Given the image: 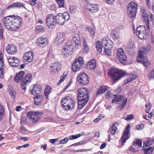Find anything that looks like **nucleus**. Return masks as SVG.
Here are the masks:
<instances>
[{
	"label": "nucleus",
	"mask_w": 154,
	"mask_h": 154,
	"mask_svg": "<svg viewBox=\"0 0 154 154\" xmlns=\"http://www.w3.org/2000/svg\"><path fill=\"white\" fill-rule=\"evenodd\" d=\"M6 50L7 52L10 54H15L17 51L15 46L12 45H8L6 48Z\"/></svg>",
	"instance_id": "obj_22"
},
{
	"label": "nucleus",
	"mask_w": 154,
	"mask_h": 154,
	"mask_svg": "<svg viewBox=\"0 0 154 154\" xmlns=\"http://www.w3.org/2000/svg\"><path fill=\"white\" fill-rule=\"evenodd\" d=\"M16 3V7L19 8L20 7H22L23 8H25L24 5L21 2H18Z\"/></svg>",
	"instance_id": "obj_56"
},
{
	"label": "nucleus",
	"mask_w": 154,
	"mask_h": 154,
	"mask_svg": "<svg viewBox=\"0 0 154 154\" xmlns=\"http://www.w3.org/2000/svg\"><path fill=\"white\" fill-rule=\"evenodd\" d=\"M140 50L139 51L137 58V61L138 63H142L145 66L148 67L150 64V61L148 60L146 54L150 49V46L147 45L145 47H142Z\"/></svg>",
	"instance_id": "obj_3"
},
{
	"label": "nucleus",
	"mask_w": 154,
	"mask_h": 154,
	"mask_svg": "<svg viewBox=\"0 0 154 154\" xmlns=\"http://www.w3.org/2000/svg\"><path fill=\"white\" fill-rule=\"evenodd\" d=\"M68 137H65L63 139H62L59 141V144H65L68 141Z\"/></svg>",
	"instance_id": "obj_50"
},
{
	"label": "nucleus",
	"mask_w": 154,
	"mask_h": 154,
	"mask_svg": "<svg viewBox=\"0 0 154 154\" xmlns=\"http://www.w3.org/2000/svg\"><path fill=\"white\" fill-rule=\"evenodd\" d=\"M51 92V88L48 86H47L44 91V94L46 97V98L48 99V95Z\"/></svg>",
	"instance_id": "obj_41"
},
{
	"label": "nucleus",
	"mask_w": 154,
	"mask_h": 154,
	"mask_svg": "<svg viewBox=\"0 0 154 154\" xmlns=\"http://www.w3.org/2000/svg\"><path fill=\"white\" fill-rule=\"evenodd\" d=\"M74 48L73 43L72 41H69L65 44L62 51L63 56V57H68L71 54L72 50Z\"/></svg>",
	"instance_id": "obj_9"
},
{
	"label": "nucleus",
	"mask_w": 154,
	"mask_h": 154,
	"mask_svg": "<svg viewBox=\"0 0 154 154\" xmlns=\"http://www.w3.org/2000/svg\"><path fill=\"white\" fill-rule=\"evenodd\" d=\"M137 77V75L134 74H130L128 78L125 80V84H128L130 82L136 79Z\"/></svg>",
	"instance_id": "obj_37"
},
{
	"label": "nucleus",
	"mask_w": 154,
	"mask_h": 154,
	"mask_svg": "<svg viewBox=\"0 0 154 154\" xmlns=\"http://www.w3.org/2000/svg\"><path fill=\"white\" fill-rule=\"evenodd\" d=\"M109 74L113 79V83L115 84L116 81L119 80L125 75V73L118 69H111L109 70Z\"/></svg>",
	"instance_id": "obj_4"
},
{
	"label": "nucleus",
	"mask_w": 154,
	"mask_h": 154,
	"mask_svg": "<svg viewBox=\"0 0 154 154\" xmlns=\"http://www.w3.org/2000/svg\"><path fill=\"white\" fill-rule=\"evenodd\" d=\"M22 20L17 16L10 15L5 17L3 20V23L5 28L11 30L17 29L21 25Z\"/></svg>",
	"instance_id": "obj_1"
},
{
	"label": "nucleus",
	"mask_w": 154,
	"mask_h": 154,
	"mask_svg": "<svg viewBox=\"0 0 154 154\" xmlns=\"http://www.w3.org/2000/svg\"><path fill=\"white\" fill-rule=\"evenodd\" d=\"M133 118V115H130L126 116V118H125V119L126 120L128 121L132 119Z\"/></svg>",
	"instance_id": "obj_55"
},
{
	"label": "nucleus",
	"mask_w": 154,
	"mask_h": 154,
	"mask_svg": "<svg viewBox=\"0 0 154 154\" xmlns=\"http://www.w3.org/2000/svg\"><path fill=\"white\" fill-rule=\"evenodd\" d=\"M142 145H133L130 148V150L132 152H136L139 151V148L142 147Z\"/></svg>",
	"instance_id": "obj_38"
},
{
	"label": "nucleus",
	"mask_w": 154,
	"mask_h": 154,
	"mask_svg": "<svg viewBox=\"0 0 154 154\" xmlns=\"http://www.w3.org/2000/svg\"><path fill=\"white\" fill-rule=\"evenodd\" d=\"M85 30L89 32L92 38H93L95 35V32L94 29L91 27L88 26L86 28Z\"/></svg>",
	"instance_id": "obj_39"
},
{
	"label": "nucleus",
	"mask_w": 154,
	"mask_h": 154,
	"mask_svg": "<svg viewBox=\"0 0 154 154\" xmlns=\"http://www.w3.org/2000/svg\"><path fill=\"white\" fill-rule=\"evenodd\" d=\"M76 62H78L81 65H82L83 64V61L82 58L81 57H79L78 59L76 60L75 61Z\"/></svg>",
	"instance_id": "obj_53"
},
{
	"label": "nucleus",
	"mask_w": 154,
	"mask_h": 154,
	"mask_svg": "<svg viewBox=\"0 0 154 154\" xmlns=\"http://www.w3.org/2000/svg\"><path fill=\"white\" fill-rule=\"evenodd\" d=\"M135 48V43L132 41H130L127 44L125 49L130 55H132L134 52V48Z\"/></svg>",
	"instance_id": "obj_16"
},
{
	"label": "nucleus",
	"mask_w": 154,
	"mask_h": 154,
	"mask_svg": "<svg viewBox=\"0 0 154 154\" xmlns=\"http://www.w3.org/2000/svg\"><path fill=\"white\" fill-rule=\"evenodd\" d=\"M107 90L106 86L102 85L98 89L96 93V95L98 96L102 95L105 93Z\"/></svg>",
	"instance_id": "obj_34"
},
{
	"label": "nucleus",
	"mask_w": 154,
	"mask_h": 154,
	"mask_svg": "<svg viewBox=\"0 0 154 154\" xmlns=\"http://www.w3.org/2000/svg\"><path fill=\"white\" fill-rule=\"evenodd\" d=\"M127 100V98H126L124 100V101L122 102L121 104L118 106V108L119 109L121 110L123 109L124 108L126 104Z\"/></svg>",
	"instance_id": "obj_45"
},
{
	"label": "nucleus",
	"mask_w": 154,
	"mask_h": 154,
	"mask_svg": "<svg viewBox=\"0 0 154 154\" xmlns=\"http://www.w3.org/2000/svg\"><path fill=\"white\" fill-rule=\"evenodd\" d=\"M33 54L32 51H30L24 54L23 59L25 62L28 61L30 62L33 60Z\"/></svg>",
	"instance_id": "obj_19"
},
{
	"label": "nucleus",
	"mask_w": 154,
	"mask_h": 154,
	"mask_svg": "<svg viewBox=\"0 0 154 154\" xmlns=\"http://www.w3.org/2000/svg\"><path fill=\"white\" fill-rule=\"evenodd\" d=\"M5 110L3 106L0 105V121L4 117Z\"/></svg>",
	"instance_id": "obj_43"
},
{
	"label": "nucleus",
	"mask_w": 154,
	"mask_h": 154,
	"mask_svg": "<svg viewBox=\"0 0 154 154\" xmlns=\"http://www.w3.org/2000/svg\"><path fill=\"white\" fill-rule=\"evenodd\" d=\"M81 135L82 134H78L77 135H71L69 137V138L70 140H74L80 137L81 136Z\"/></svg>",
	"instance_id": "obj_47"
},
{
	"label": "nucleus",
	"mask_w": 154,
	"mask_h": 154,
	"mask_svg": "<svg viewBox=\"0 0 154 154\" xmlns=\"http://www.w3.org/2000/svg\"><path fill=\"white\" fill-rule=\"evenodd\" d=\"M112 97V103H116V104H119L122 102L124 101L125 98L124 97L122 96H118L114 94Z\"/></svg>",
	"instance_id": "obj_20"
},
{
	"label": "nucleus",
	"mask_w": 154,
	"mask_h": 154,
	"mask_svg": "<svg viewBox=\"0 0 154 154\" xmlns=\"http://www.w3.org/2000/svg\"><path fill=\"white\" fill-rule=\"evenodd\" d=\"M112 95L111 93L109 91H108L106 93V96L107 98H110Z\"/></svg>",
	"instance_id": "obj_64"
},
{
	"label": "nucleus",
	"mask_w": 154,
	"mask_h": 154,
	"mask_svg": "<svg viewBox=\"0 0 154 154\" xmlns=\"http://www.w3.org/2000/svg\"><path fill=\"white\" fill-rule=\"evenodd\" d=\"M96 66V63L95 60H91L87 64V68L89 69L93 70Z\"/></svg>",
	"instance_id": "obj_30"
},
{
	"label": "nucleus",
	"mask_w": 154,
	"mask_h": 154,
	"mask_svg": "<svg viewBox=\"0 0 154 154\" xmlns=\"http://www.w3.org/2000/svg\"><path fill=\"white\" fill-rule=\"evenodd\" d=\"M4 63L2 58V54H0V78H3L4 77V72L3 70Z\"/></svg>",
	"instance_id": "obj_28"
},
{
	"label": "nucleus",
	"mask_w": 154,
	"mask_h": 154,
	"mask_svg": "<svg viewBox=\"0 0 154 154\" xmlns=\"http://www.w3.org/2000/svg\"><path fill=\"white\" fill-rule=\"evenodd\" d=\"M130 125H128L124 131L123 134L120 140V141L122 143H125L126 140L129 138L128 135L130 132Z\"/></svg>",
	"instance_id": "obj_17"
},
{
	"label": "nucleus",
	"mask_w": 154,
	"mask_h": 154,
	"mask_svg": "<svg viewBox=\"0 0 154 154\" xmlns=\"http://www.w3.org/2000/svg\"><path fill=\"white\" fill-rule=\"evenodd\" d=\"M111 36L114 39H117L120 37L119 30L116 28H114L111 32Z\"/></svg>",
	"instance_id": "obj_31"
},
{
	"label": "nucleus",
	"mask_w": 154,
	"mask_h": 154,
	"mask_svg": "<svg viewBox=\"0 0 154 154\" xmlns=\"http://www.w3.org/2000/svg\"><path fill=\"white\" fill-rule=\"evenodd\" d=\"M25 72L24 71H20L14 77V81L17 83H21L23 82V76Z\"/></svg>",
	"instance_id": "obj_25"
},
{
	"label": "nucleus",
	"mask_w": 154,
	"mask_h": 154,
	"mask_svg": "<svg viewBox=\"0 0 154 154\" xmlns=\"http://www.w3.org/2000/svg\"><path fill=\"white\" fill-rule=\"evenodd\" d=\"M36 42L38 46L42 47L47 44V41L46 38H40L37 39Z\"/></svg>",
	"instance_id": "obj_26"
},
{
	"label": "nucleus",
	"mask_w": 154,
	"mask_h": 154,
	"mask_svg": "<svg viewBox=\"0 0 154 154\" xmlns=\"http://www.w3.org/2000/svg\"><path fill=\"white\" fill-rule=\"evenodd\" d=\"M82 65L78 62H75L72 66V69L73 71L76 72L80 70L82 67Z\"/></svg>",
	"instance_id": "obj_36"
},
{
	"label": "nucleus",
	"mask_w": 154,
	"mask_h": 154,
	"mask_svg": "<svg viewBox=\"0 0 154 154\" xmlns=\"http://www.w3.org/2000/svg\"><path fill=\"white\" fill-rule=\"evenodd\" d=\"M61 66L59 62H55L53 63L51 66V71L55 72L57 70L60 69Z\"/></svg>",
	"instance_id": "obj_27"
},
{
	"label": "nucleus",
	"mask_w": 154,
	"mask_h": 154,
	"mask_svg": "<svg viewBox=\"0 0 154 154\" xmlns=\"http://www.w3.org/2000/svg\"><path fill=\"white\" fill-rule=\"evenodd\" d=\"M144 127V125L143 124L137 125L136 128L137 129L141 130H142Z\"/></svg>",
	"instance_id": "obj_57"
},
{
	"label": "nucleus",
	"mask_w": 154,
	"mask_h": 154,
	"mask_svg": "<svg viewBox=\"0 0 154 154\" xmlns=\"http://www.w3.org/2000/svg\"><path fill=\"white\" fill-rule=\"evenodd\" d=\"M34 98L35 99V104L36 105H39L43 100L42 97L39 95L36 96Z\"/></svg>",
	"instance_id": "obj_40"
},
{
	"label": "nucleus",
	"mask_w": 154,
	"mask_h": 154,
	"mask_svg": "<svg viewBox=\"0 0 154 154\" xmlns=\"http://www.w3.org/2000/svg\"><path fill=\"white\" fill-rule=\"evenodd\" d=\"M151 104L149 103H146L145 105V107H146V111L147 113H148L151 107Z\"/></svg>",
	"instance_id": "obj_49"
},
{
	"label": "nucleus",
	"mask_w": 154,
	"mask_h": 154,
	"mask_svg": "<svg viewBox=\"0 0 154 154\" xmlns=\"http://www.w3.org/2000/svg\"><path fill=\"white\" fill-rule=\"evenodd\" d=\"M36 30L39 32L41 31L44 29V28L41 25L37 26L36 27Z\"/></svg>",
	"instance_id": "obj_58"
},
{
	"label": "nucleus",
	"mask_w": 154,
	"mask_h": 154,
	"mask_svg": "<svg viewBox=\"0 0 154 154\" xmlns=\"http://www.w3.org/2000/svg\"><path fill=\"white\" fill-rule=\"evenodd\" d=\"M84 48L83 51L85 53H87L89 51V48L88 46L87 42V39L85 38L83 39Z\"/></svg>",
	"instance_id": "obj_42"
},
{
	"label": "nucleus",
	"mask_w": 154,
	"mask_h": 154,
	"mask_svg": "<svg viewBox=\"0 0 154 154\" xmlns=\"http://www.w3.org/2000/svg\"><path fill=\"white\" fill-rule=\"evenodd\" d=\"M150 145H143V150H144V153H148L149 154H150V153H152L153 152L154 149V146H149L145 148V147L149 146Z\"/></svg>",
	"instance_id": "obj_32"
},
{
	"label": "nucleus",
	"mask_w": 154,
	"mask_h": 154,
	"mask_svg": "<svg viewBox=\"0 0 154 154\" xmlns=\"http://www.w3.org/2000/svg\"><path fill=\"white\" fill-rule=\"evenodd\" d=\"M147 77L149 79H154V69L147 75Z\"/></svg>",
	"instance_id": "obj_51"
},
{
	"label": "nucleus",
	"mask_w": 154,
	"mask_h": 154,
	"mask_svg": "<svg viewBox=\"0 0 154 154\" xmlns=\"http://www.w3.org/2000/svg\"><path fill=\"white\" fill-rule=\"evenodd\" d=\"M138 6L134 2H131L127 7V13L129 17L133 18L136 15Z\"/></svg>",
	"instance_id": "obj_8"
},
{
	"label": "nucleus",
	"mask_w": 154,
	"mask_h": 154,
	"mask_svg": "<svg viewBox=\"0 0 154 154\" xmlns=\"http://www.w3.org/2000/svg\"><path fill=\"white\" fill-rule=\"evenodd\" d=\"M55 16L53 14H49L46 18V24L49 28H52L55 26Z\"/></svg>",
	"instance_id": "obj_14"
},
{
	"label": "nucleus",
	"mask_w": 154,
	"mask_h": 154,
	"mask_svg": "<svg viewBox=\"0 0 154 154\" xmlns=\"http://www.w3.org/2000/svg\"><path fill=\"white\" fill-rule=\"evenodd\" d=\"M137 35L141 39H146L148 35L146 34V28L144 26H138L137 28Z\"/></svg>",
	"instance_id": "obj_13"
},
{
	"label": "nucleus",
	"mask_w": 154,
	"mask_h": 154,
	"mask_svg": "<svg viewBox=\"0 0 154 154\" xmlns=\"http://www.w3.org/2000/svg\"><path fill=\"white\" fill-rule=\"evenodd\" d=\"M20 130L21 133L25 134L26 133V129L23 126H21L20 128Z\"/></svg>",
	"instance_id": "obj_61"
},
{
	"label": "nucleus",
	"mask_w": 154,
	"mask_h": 154,
	"mask_svg": "<svg viewBox=\"0 0 154 154\" xmlns=\"http://www.w3.org/2000/svg\"><path fill=\"white\" fill-rule=\"evenodd\" d=\"M106 2L108 4L111 5L112 4L115 0H105Z\"/></svg>",
	"instance_id": "obj_59"
},
{
	"label": "nucleus",
	"mask_w": 154,
	"mask_h": 154,
	"mask_svg": "<svg viewBox=\"0 0 154 154\" xmlns=\"http://www.w3.org/2000/svg\"><path fill=\"white\" fill-rule=\"evenodd\" d=\"M86 8L88 9L89 11L92 13H94L98 11L99 6L98 5H88V8Z\"/></svg>",
	"instance_id": "obj_29"
},
{
	"label": "nucleus",
	"mask_w": 154,
	"mask_h": 154,
	"mask_svg": "<svg viewBox=\"0 0 154 154\" xmlns=\"http://www.w3.org/2000/svg\"><path fill=\"white\" fill-rule=\"evenodd\" d=\"M15 92L13 91H11L9 92V94L11 97H15Z\"/></svg>",
	"instance_id": "obj_63"
},
{
	"label": "nucleus",
	"mask_w": 154,
	"mask_h": 154,
	"mask_svg": "<svg viewBox=\"0 0 154 154\" xmlns=\"http://www.w3.org/2000/svg\"><path fill=\"white\" fill-rule=\"evenodd\" d=\"M68 72H63V74L61 75L60 77V79L59 81L60 82H63L64 79L66 78V76L68 74Z\"/></svg>",
	"instance_id": "obj_46"
},
{
	"label": "nucleus",
	"mask_w": 154,
	"mask_h": 154,
	"mask_svg": "<svg viewBox=\"0 0 154 154\" xmlns=\"http://www.w3.org/2000/svg\"><path fill=\"white\" fill-rule=\"evenodd\" d=\"M58 140V138H56L54 139H52L49 140V141L51 143H54L55 142H57Z\"/></svg>",
	"instance_id": "obj_62"
},
{
	"label": "nucleus",
	"mask_w": 154,
	"mask_h": 154,
	"mask_svg": "<svg viewBox=\"0 0 154 154\" xmlns=\"http://www.w3.org/2000/svg\"><path fill=\"white\" fill-rule=\"evenodd\" d=\"M112 41L108 38L104 37L103 39L102 42L100 41L97 42L96 48L97 50L100 52L102 51V46H104V48L107 47L110 48H112Z\"/></svg>",
	"instance_id": "obj_5"
},
{
	"label": "nucleus",
	"mask_w": 154,
	"mask_h": 154,
	"mask_svg": "<svg viewBox=\"0 0 154 154\" xmlns=\"http://www.w3.org/2000/svg\"><path fill=\"white\" fill-rule=\"evenodd\" d=\"M111 48L107 47L104 48V52L105 54L109 56H111L112 54Z\"/></svg>",
	"instance_id": "obj_44"
},
{
	"label": "nucleus",
	"mask_w": 154,
	"mask_h": 154,
	"mask_svg": "<svg viewBox=\"0 0 154 154\" xmlns=\"http://www.w3.org/2000/svg\"><path fill=\"white\" fill-rule=\"evenodd\" d=\"M107 90L106 86L102 85L98 89L96 93V95L98 96L102 95L105 93Z\"/></svg>",
	"instance_id": "obj_35"
},
{
	"label": "nucleus",
	"mask_w": 154,
	"mask_h": 154,
	"mask_svg": "<svg viewBox=\"0 0 154 154\" xmlns=\"http://www.w3.org/2000/svg\"><path fill=\"white\" fill-rule=\"evenodd\" d=\"M78 107L79 109L83 107L88 100V91L85 88L82 87L78 90Z\"/></svg>",
	"instance_id": "obj_2"
},
{
	"label": "nucleus",
	"mask_w": 154,
	"mask_h": 154,
	"mask_svg": "<svg viewBox=\"0 0 154 154\" xmlns=\"http://www.w3.org/2000/svg\"><path fill=\"white\" fill-rule=\"evenodd\" d=\"M65 38V35L64 32H60L58 33L56 38V44L57 45L61 44Z\"/></svg>",
	"instance_id": "obj_21"
},
{
	"label": "nucleus",
	"mask_w": 154,
	"mask_h": 154,
	"mask_svg": "<svg viewBox=\"0 0 154 154\" xmlns=\"http://www.w3.org/2000/svg\"><path fill=\"white\" fill-rule=\"evenodd\" d=\"M133 144L136 143V144H142V141L141 139H136L135 140V141L133 142Z\"/></svg>",
	"instance_id": "obj_54"
},
{
	"label": "nucleus",
	"mask_w": 154,
	"mask_h": 154,
	"mask_svg": "<svg viewBox=\"0 0 154 154\" xmlns=\"http://www.w3.org/2000/svg\"><path fill=\"white\" fill-rule=\"evenodd\" d=\"M42 91V88L39 85H35L32 90H31L30 92L32 94L35 95L36 94H39Z\"/></svg>",
	"instance_id": "obj_23"
},
{
	"label": "nucleus",
	"mask_w": 154,
	"mask_h": 154,
	"mask_svg": "<svg viewBox=\"0 0 154 154\" xmlns=\"http://www.w3.org/2000/svg\"><path fill=\"white\" fill-rule=\"evenodd\" d=\"M76 79L79 84L83 85H87L89 82L88 75L85 72L79 73L76 77Z\"/></svg>",
	"instance_id": "obj_11"
},
{
	"label": "nucleus",
	"mask_w": 154,
	"mask_h": 154,
	"mask_svg": "<svg viewBox=\"0 0 154 154\" xmlns=\"http://www.w3.org/2000/svg\"><path fill=\"white\" fill-rule=\"evenodd\" d=\"M42 113L41 112L30 111L27 113V117L31 120L33 123H35L39 121L41 117Z\"/></svg>",
	"instance_id": "obj_10"
},
{
	"label": "nucleus",
	"mask_w": 154,
	"mask_h": 154,
	"mask_svg": "<svg viewBox=\"0 0 154 154\" xmlns=\"http://www.w3.org/2000/svg\"><path fill=\"white\" fill-rule=\"evenodd\" d=\"M60 7H64V3L63 0H56Z\"/></svg>",
	"instance_id": "obj_48"
},
{
	"label": "nucleus",
	"mask_w": 154,
	"mask_h": 154,
	"mask_svg": "<svg viewBox=\"0 0 154 154\" xmlns=\"http://www.w3.org/2000/svg\"><path fill=\"white\" fill-rule=\"evenodd\" d=\"M8 61L10 65L13 67H17L20 64V61L19 60L14 57L8 58Z\"/></svg>",
	"instance_id": "obj_18"
},
{
	"label": "nucleus",
	"mask_w": 154,
	"mask_h": 154,
	"mask_svg": "<svg viewBox=\"0 0 154 154\" xmlns=\"http://www.w3.org/2000/svg\"><path fill=\"white\" fill-rule=\"evenodd\" d=\"M116 55L119 62L123 64L127 63L126 54L122 48H119L117 50Z\"/></svg>",
	"instance_id": "obj_12"
},
{
	"label": "nucleus",
	"mask_w": 154,
	"mask_h": 154,
	"mask_svg": "<svg viewBox=\"0 0 154 154\" xmlns=\"http://www.w3.org/2000/svg\"><path fill=\"white\" fill-rule=\"evenodd\" d=\"M14 7H16V3H14L12 5H11L8 6L7 7V9H9L11 8H13Z\"/></svg>",
	"instance_id": "obj_60"
},
{
	"label": "nucleus",
	"mask_w": 154,
	"mask_h": 154,
	"mask_svg": "<svg viewBox=\"0 0 154 154\" xmlns=\"http://www.w3.org/2000/svg\"><path fill=\"white\" fill-rule=\"evenodd\" d=\"M32 80V74L28 73L25 75L24 78L23 79V82L21 84V86L23 89L25 90L26 89V85L30 83Z\"/></svg>",
	"instance_id": "obj_15"
},
{
	"label": "nucleus",
	"mask_w": 154,
	"mask_h": 154,
	"mask_svg": "<svg viewBox=\"0 0 154 154\" xmlns=\"http://www.w3.org/2000/svg\"><path fill=\"white\" fill-rule=\"evenodd\" d=\"M69 18V16L67 12L58 14L55 16V22L56 23L62 25L66 21L67 22Z\"/></svg>",
	"instance_id": "obj_6"
},
{
	"label": "nucleus",
	"mask_w": 154,
	"mask_h": 154,
	"mask_svg": "<svg viewBox=\"0 0 154 154\" xmlns=\"http://www.w3.org/2000/svg\"><path fill=\"white\" fill-rule=\"evenodd\" d=\"M141 15L142 17L144 19V20L145 22H146V26L147 29L148 30H149L150 29V28L148 15L146 13V11L144 9H142L141 10Z\"/></svg>",
	"instance_id": "obj_24"
},
{
	"label": "nucleus",
	"mask_w": 154,
	"mask_h": 154,
	"mask_svg": "<svg viewBox=\"0 0 154 154\" xmlns=\"http://www.w3.org/2000/svg\"><path fill=\"white\" fill-rule=\"evenodd\" d=\"M119 125V123L116 122L113 124L111 127L109 129V132L112 135H114L117 130V126Z\"/></svg>",
	"instance_id": "obj_33"
},
{
	"label": "nucleus",
	"mask_w": 154,
	"mask_h": 154,
	"mask_svg": "<svg viewBox=\"0 0 154 154\" xmlns=\"http://www.w3.org/2000/svg\"><path fill=\"white\" fill-rule=\"evenodd\" d=\"M154 141V138L152 139H149L147 141H145L143 142V144H152Z\"/></svg>",
	"instance_id": "obj_52"
},
{
	"label": "nucleus",
	"mask_w": 154,
	"mask_h": 154,
	"mask_svg": "<svg viewBox=\"0 0 154 154\" xmlns=\"http://www.w3.org/2000/svg\"><path fill=\"white\" fill-rule=\"evenodd\" d=\"M61 104L63 108L66 110L72 109L75 106L73 100L69 97H65L61 101Z\"/></svg>",
	"instance_id": "obj_7"
}]
</instances>
